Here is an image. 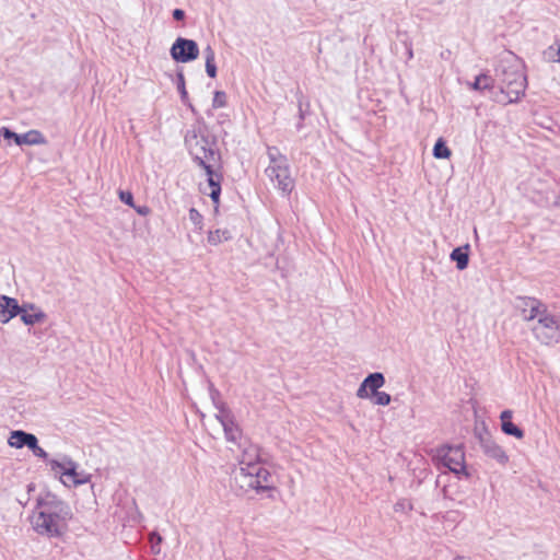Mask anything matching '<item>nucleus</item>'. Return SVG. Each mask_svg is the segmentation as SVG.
<instances>
[{"instance_id":"obj_27","label":"nucleus","mask_w":560,"mask_h":560,"mask_svg":"<svg viewBox=\"0 0 560 560\" xmlns=\"http://www.w3.org/2000/svg\"><path fill=\"white\" fill-rule=\"evenodd\" d=\"M226 105V94L223 91L214 92L212 107L213 108H223Z\"/></svg>"},{"instance_id":"obj_2","label":"nucleus","mask_w":560,"mask_h":560,"mask_svg":"<svg viewBox=\"0 0 560 560\" xmlns=\"http://www.w3.org/2000/svg\"><path fill=\"white\" fill-rule=\"evenodd\" d=\"M185 144L194 158V160L206 171L209 191H202L212 199L214 203L219 202L221 187V176L215 174L212 165L209 164L210 160L214 159L213 143L206 136L201 127H191L185 136Z\"/></svg>"},{"instance_id":"obj_7","label":"nucleus","mask_w":560,"mask_h":560,"mask_svg":"<svg viewBox=\"0 0 560 560\" xmlns=\"http://www.w3.org/2000/svg\"><path fill=\"white\" fill-rule=\"evenodd\" d=\"M436 459L452 472L457 476L464 475L468 477V472L465 467V453L462 446H450L444 445L436 450Z\"/></svg>"},{"instance_id":"obj_38","label":"nucleus","mask_w":560,"mask_h":560,"mask_svg":"<svg viewBox=\"0 0 560 560\" xmlns=\"http://www.w3.org/2000/svg\"><path fill=\"white\" fill-rule=\"evenodd\" d=\"M454 560H465L463 557H456Z\"/></svg>"},{"instance_id":"obj_37","label":"nucleus","mask_w":560,"mask_h":560,"mask_svg":"<svg viewBox=\"0 0 560 560\" xmlns=\"http://www.w3.org/2000/svg\"><path fill=\"white\" fill-rule=\"evenodd\" d=\"M136 209V211L141 214V215H148L150 213V209L145 206H142V207H133Z\"/></svg>"},{"instance_id":"obj_6","label":"nucleus","mask_w":560,"mask_h":560,"mask_svg":"<svg viewBox=\"0 0 560 560\" xmlns=\"http://www.w3.org/2000/svg\"><path fill=\"white\" fill-rule=\"evenodd\" d=\"M529 328L537 341L541 345L550 346L560 340V323L557 316L547 312L537 319Z\"/></svg>"},{"instance_id":"obj_18","label":"nucleus","mask_w":560,"mask_h":560,"mask_svg":"<svg viewBox=\"0 0 560 560\" xmlns=\"http://www.w3.org/2000/svg\"><path fill=\"white\" fill-rule=\"evenodd\" d=\"M45 143H46L45 137L38 130H30V131L19 135V137H16L18 145H23V144L35 145V144H45Z\"/></svg>"},{"instance_id":"obj_28","label":"nucleus","mask_w":560,"mask_h":560,"mask_svg":"<svg viewBox=\"0 0 560 560\" xmlns=\"http://www.w3.org/2000/svg\"><path fill=\"white\" fill-rule=\"evenodd\" d=\"M202 215L197 209L191 208L189 210V220L195 225L196 229L202 230Z\"/></svg>"},{"instance_id":"obj_34","label":"nucleus","mask_w":560,"mask_h":560,"mask_svg":"<svg viewBox=\"0 0 560 560\" xmlns=\"http://www.w3.org/2000/svg\"><path fill=\"white\" fill-rule=\"evenodd\" d=\"M31 451L33 452V454L39 458H43V459H47L48 457V454L47 452L42 448L40 446H38V442L34 444V447L31 448Z\"/></svg>"},{"instance_id":"obj_26","label":"nucleus","mask_w":560,"mask_h":560,"mask_svg":"<svg viewBox=\"0 0 560 560\" xmlns=\"http://www.w3.org/2000/svg\"><path fill=\"white\" fill-rule=\"evenodd\" d=\"M371 398H373V402L378 406H387L390 402V395L385 392H377Z\"/></svg>"},{"instance_id":"obj_15","label":"nucleus","mask_w":560,"mask_h":560,"mask_svg":"<svg viewBox=\"0 0 560 560\" xmlns=\"http://www.w3.org/2000/svg\"><path fill=\"white\" fill-rule=\"evenodd\" d=\"M20 305L15 299L1 295L0 296V322L5 324L14 316L21 313Z\"/></svg>"},{"instance_id":"obj_12","label":"nucleus","mask_w":560,"mask_h":560,"mask_svg":"<svg viewBox=\"0 0 560 560\" xmlns=\"http://www.w3.org/2000/svg\"><path fill=\"white\" fill-rule=\"evenodd\" d=\"M385 384V377L382 373H372L368 375L357 390V396L361 399L370 398L378 392Z\"/></svg>"},{"instance_id":"obj_25","label":"nucleus","mask_w":560,"mask_h":560,"mask_svg":"<svg viewBox=\"0 0 560 560\" xmlns=\"http://www.w3.org/2000/svg\"><path fill=\"white\" fill-rule=\"evenodd\" d=\"M267 154L270 161L269 165H277L283 162H287V158L280 153V151L275 147H269L267 150Z\"/></svg>"},{"instance_id":"obj_8","label":"nucleus","mask_w":560,"mask_h":560,"mask_svg":"<svg viewBox=\"0 0 560 560\" xmlns=\"http://www.w3.org/2000/svg\"><path fill=\"white\" fill-rule=\"evenodd\" d=\"M515 308L522 319L530 323V325L539 319L548 310L545 303L538 299L529 296L517 298L515 302Z\"/></svg>"},{"instance_id":"obj_9","label":"nucleus","mask_w":560,"mask_h":560,"mask_svg":"<svg viewBox=\"0 0 560 560\" xmlns=\"http://www.w3.org/2000/svg\"><path fill=\"white\" fill-rule=\"evenodd\" d=\"M171 56L177 62H189L198 58L199 47L192 39L178 37L171 47Z\"/></svg>"},{"instance_id":"obj_13","label":"nucleus","mask_w":560,"mask_h":560,"mask_svg":"<svg viewBox=\"0 0 560 560\" xmlns=\"http://www.w3.org/2000/svg\"><path fill=\"white\" fill-rule=\"evenodd\" d=\"M240 446L242 452L238 457V467L248 468L252 466H261L259 462V448L257 445L248 441H244Z\"/></svg>"},{"instance_id":"obj_17","label":"nucleus","mask_w":560,"mask_h":560,"mask_svg":"<svg viewBox=\"0 0 560 560\" xmlns=\"http://www.w3.org/2000/svg\"><path fill=\"white\" fill-rule=\"evenodd\" d=\"M513 412L511 410H503L500 415L501 429L506 435H512L518 440L524 438V431L512 422Z\"/></svg>"},{"instance_id":"obj_11","label":"nucleus","mask_w":560,"mask_h":560,"mask_svg":"<svg viewBox=\"0 0 560 560\" xmlns=\"http://www.w3.org/2000/svg\"><path fill=\"white\" fill-rule=\"evenodd\" d=\"M217 408L218 413L215 415V418L221 423L226 440L231 442H236V440L241 436V432L238 427L234 423L231 411L223 405L217 406Z\"/></svg>"},{"instance_id":"obj_35","label":"nucleus","mask_w":560,"mask_h":560,"mask_svg":"<svg viewBox=\"0 0 560 560\" xmlns=\"http://www.w3.org/2000/svg\"><path fill=\"white\" fill-rule=\"evenodd\" d=\"M411 509V504L407 500H400L394 505L396 512L407 511Z\"/></svg>"},{"instance_id":"obj_32","label":"nucleus","mask_w":560,"mask_h":560,"mask_svg":"<svg viewBox=\"0 0 560 560\" xmlns=\"http://www.w3.org/2000/svg\"><path fill=\"white\" fill-rule=\"evenodd\" d=\"M547 52L552 61L560 62V44L557 45L556 48L553 46H550Z\"/></svg>"},{"instance_id":"obj_23","label":"nucleus","mask_w":560,"mask_h":560,"mask_svg":"<svg viewBox=\"0 0 560 560\" xmlns=\"http://www.w3.org/2000/svg\"><path fill=\"white\" fill-rule=\"evenodd\" d=\"M470 88L476 91H482L493 88V79L488 74H480L476 78L475 82L470 84Z\"/></svg>"},{"instance_id":"obj_5","label":"nucleus","mask_w":560,"mask_h":560,"mask_svg":"<svg viewBox=\"0 0 560 560\" xmlns=\"http://www.w3.org/2000/svg\"><path fill=\"white\" fill-rule=\"evenodd\" d=\"M48 464L66 487H77L90 481L91 476L84 470H78V464L67 455L59 459H49Z\"/></svg>"},{"instance_id":"obj_22","label":"nucleus","mask_w":560,"mask_h":560,"mask_svg":"<svg viewBox=\"0 0 560 560\" xmlns=\"http://www.w3.org/2000/svg\"><path fill=\"white\" fill-rule=\"evenodd\" d=\"M231 238L232 233L229 229H218L215 231H210L208 234V242L213 246L230 241Z\"/></svg>"},{"instance_id":"obj_16","label":"nucleus","mask_w":560,"mask_h":560,"mask_svg":"<svg viewBox=\"0 0 560 560\" xmlns=\"http://www.w3.org/2000/svg\"><path fill=\"white\" fill-rule=\"evenodd\" d=\"M37 438L22 430L12 431L11 435L8 440L10 446L15 448H22L27 446L30 450L34 447V444L37 443Z\"/></svg>"},{"instance_id":"obj_3","label":"nucleus","mask_w":560,"mask_h":560,"mask_svg":"<svg viewBox=\"0 0 560 560\" xmlns=\"http://www.w3.org/2000/svg\"><path fill=\"white\" fill-rule=\"evenodd\" d=\"M495 75L501 82V93L508 103L517 102L525 92L526 77L517 65L502 61L495 69Z\"/></svg>"},{"instance_id":"obj_1","label":"nucleus","mask_w":560,"mask_h":560,"mask_svg":"<svg viewBox=\"0 0 560 560\" xmlns=\"http://www.w3.org/2000/svg\"><path fill=\"white\" fill-rule=\"evenodd\" d=\"M70 517L68 504L54 494L47 493L37 499L31 516V525L39 535L59 537L66 532Z\"/></svg>"},{"instance_id":"obj_31","label":"nucleus","mask_w":560,"mask_h":560,"mask_svg":"<svg viewBox=\"0 0 560 560\" xmlns=\"http://www.w3.org/2000/svg\"><path fill=\"white\" fill-rule=\"evenodd\" d=\"M118 196H119V199L121 202H124L130 207H135L133 196L130 191L119 190Z\"/></svg>"},{"instance_id":"obj_19","label":"nucleus","mask_w":560,"mask_h":560,"mask_svg":"<svg viewBox=\"0 0 560 560\" xmlns=\"http://www.w3.org/2000/svg\"><path fill=\"white\" fill-rule=\"evenodd\" d=\"M32 312H27L25 308H21V320L25 325H34L36 323L44 322L46 315L42 311L31 306Z\"/></svg>"},{"instance_id":"obj_29","label":"nucleus","mask_w":560,"mask_h":560,"mask_svg":"<svg viewBox=\"0 0 560 560\" xmlns=\"http://www.w3.org/2000/svg\"><path fill=\"white\" fill-rule=\"evenodd\" d=\"M150 542H151V550L154 555H159L161 552V542H162V537L153 532L150 534Z\"/></svg>"},{"instance_id":"obj_14","label":"nucleus","mask_w":560,"mask_h":560,"mask_svg":"<svg viewBox=\"0 0 560 560\" xmlns=\"http://www.w3.org/2000/svg\"><path fill=\"white\" fill-rule=\"evenodd\" d=\"M481 450L489 458L495 460L500 465H505L509 462V456L505 451L490 439L481 441Z\"/></svg>"},{"instance_id":"obj_33","label":"nucleus","mask_w":560,"mask_h":560,"mask_svg":"<svg viewBox=\"0 0 560 560\" xmlns=\"http://www.w3.org/2000/svg\"><path fill=\"white\" fill-rule=\"evenodd\" d=\"M0 135L4 138V139H13L14 142L16 143V137H19V133H15L14 131L10 130L9 128L7 127H2L0 129Z\"/></svg>"},{"instance_id":"obj_10","label":"nucleus","mask_w":560,"mask_h":560,"mask_svg":"<svg viewBox=\"0 0 560 560\" xmlns=\"http://www.w3.org/2000/svg\"><path fill=\"white\" fill-rule=\"evenodd\" d=\"M266 174L282 192L288 194L293 189L294 180L291 177L288 161L277 165H269L266 168Z\"/></svg>"},{"instance_id":"obj_20","label":"nucleus","mask_w":560,"mask_h":560,"mask_svg":"<svg viewBox=\"0 0 560 560\" xmlns=\"http://www.w3.org/2000/svg\"><path fill=\"white\" fill-rule=\"evenodd\" d=\"M468 248H469V246L466 245L464 248L457 247V248L453 249V252L451 253L450 257L453 261H456V267L459 270H464L468 266V261H469L468 253H467Z\"/></svg>"},{"instance_id":"obj_24","label":"nucleus","mask_w":560,"mask_h":560,"mask_svg":"<svg viewBox=\"0 0 560 560\" xmlns=\"http://www.w3.org/2000/svg\"><path fill=\"white\" fill-rule=\"evenodd\" d=\"M433 155L436 159H448L451 156V150L446 147L442 139H439L433 148Z\"/></svg>"},{"instance_id":"obj_21","label":"nucleus","mask_w":560,"mask_h":560,"mask_svg":"<svg viewBox=\"0 0 560 560\" xmlns=\"http://www.w3.org/2000/svg\"><path fill=\"white\" fill-rule=\"evenodd\" d=\"M203 56L206 61V72L210 78H215L217 75V66H215V52L213 48L208 45L203 49Z\"/></svg>"},{"instance_id":"obj_36","label":"nucleus","mask_w":560,"mask_h":560,"mask_svg":"<svg viewBox=\"0 0 560 560\" xmlns=\"http://www.w3.org/2000/svg\"><path fill=\"white\" fill-rule=\"evenodd\" d=\"M173 18L176 21H182L185 18V12L182 9H175L173 11Z\"/></svg>"},{"instance_id":"obj_4","label":"nucleus","mask_w":560,"mask_h":560,"mask_svg":"<svg viewBox=\"0 0 560 560\" xmlns=\"http://www.w3.org/2000/svg\"><path fill=\"white\" fill-rule=\"evenodd\" d=\"M269 471L262 466L248 468L237 467L233 471L235 485L244 492L249 490L264 491L269 489Z\"/></svg>"},{"instance_id":"obj_30","label":"nucleus","mask_w":560,"mask_h":560,"mask_svg":"<svg viewBox=\"0 0 560 560\" xmlns=\"http://www.w3.org/2000/svg\"><path fill=\"white\" fill-rule=\"evenodd\" d=\"M177 89L180 93V98L184 103L187 102V91H186V88H185V78H184V74L183 73H178L177 74Z\"/></svg>"}]
</instances>
